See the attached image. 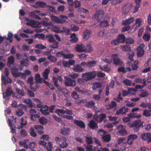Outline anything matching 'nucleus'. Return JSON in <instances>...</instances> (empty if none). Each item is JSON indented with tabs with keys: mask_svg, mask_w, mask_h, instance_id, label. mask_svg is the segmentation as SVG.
Here are the masks:
<instances>
[{
	"mask_svg": "<svg viewBox=\"0 0 151 151\" xmlns=\"http://www.w3.org/2000/svg\"><path fill=\"white\" fill-rule=\"evenodd\" d=\"M55 140L56 143L59 144L61 148H65L68 146V144L67 142L68 139L65 137H63L61 138L55 137Z\"/></svg>",
	"mask_w": 151,
	"mask_h": 151,
	"instance_id": "1",
	"label": "nucleus"
},
{
	"mask_svg": "<svg viewBox=\"0 0 151 151\" xmlns=\"http://www.w3.org/2000/svg\"><path fill=\"white\" fill-rule=\"evenodd\" d=\"M97 73L95 71H93L91 72H86L83 73L82 77L83 80L86 81H88L94 78L96 76Z\"/></svg>",
	"mask_w": 151,
	"mask_h": 151,
	"instance_id": "2",
	"label": "nucleus"
},
{
	"mask_svg": "<svg viewBox=\"0 0 151 151\" xmlns=\"http://www.w3.org/2000/svg\"><path fill=\"white\" fill-rule=\"evenodd\" d=\"M104 12L102 10H98L93 17V19L97 21L98 22H100L101 20L104 18Z\"/></svg>",
	"mask_w": 151,
	"mask_h": 151,
	"instance_id": "3",
	"label": "nucleus"
},
{
	"mask_svg": "<svg viewBox=\"0 0 151 151\" xmlns=\"http://www.w3.org/2000/svg\"><path fill=\"white\" fill-rule=\"evenodd\" d=\"M65 85L67 87H74L76 85V80L72 79L68 76L64 77Z\"/></svg>",
	"mask_w": 151,
	"mask_h": 151,
	"instance_id": "4",
	"label": "nucleus"
},
{
	"mask_svg": "<svg viewBox=\"0 0 151 151\" xmlns=\"http://www.w3.org/2000/svg\"><path fill=\"white\" fill-rule=\"evenodd\" d=\"M143 125V122L140 120L139 119L133 122L130 126V127L133 128V130L135 132H137L140 127Z\"/></svg>",
	"mask_w": 151,
	"mask_h": 151,
	"instance_id": "5",
	"label": "nucleus"
},
{
	"mask_svg": "<svg viewBox=\"0 0 151 151\" xmlns=\"http://www.w3.org/2000/svg\"><path fill=\"white\" fill-rule=\"evenodd\" d=\"M29 112L30 116V118L32 120L35 121L36 118H39L40 117L39 113L37 112L35 109H31Z\"/></svg>",
	"mask_w": 151,
	"mask_h": 151,
	"instance_id": "6",
	"label": "nucleus"
},
{
	"mask_svg": "<svg viewBox=\"0 0 151 151\" xmlns=\"http://www.w3.org/2000/svg\"><path fill=\"white\" fill-rule=\"evenodd\" d=\"M126 126L125 125H120L117 127V129L119 130L116 133L117 135L124 136L127 134V132L125 129Z\"/></svg>",
	"mask_w": 151,
	"mask_h": 151,
	"instance_id": "7",
	"label": "nucleus"
},
{
	"mask_svg": "<svg viewBox=\"0 0 151 151\" xmlns=\"http://www.w3.org/2000/svg\"><path fill=\"white\" fill-rule=\"evenodd\" d=\"M145 47V45L144 44H141L137 47V56L138 57H141L142 56L145 52L143 48Z\"/></svg>",
	"mask_w": 151,
	"mask_h": 151,
	"instance_id": "8",
	"label": "nucleus"
},
{
	"mask_svg": "<svg viewBox=\"0 0 151 151\" xmlns=\"http://www.w3.org/2000/svg\"><path fill=\"white\" fill-rule=\"evenodd\" d=\"M140 137L142 140H146L148 143L151 142V134L149 133H144L141 134Z\"/></svg>",
	"mask_w": 151,
	"mask_h": 151,
	"instance_id": "9",
	"label": "nucleus"
},
{
	"mask_svg": "<svg viewBox=\"0 0 151 151\" xmlns=\"http://www.w3.org/2000/svg\"><path fill=\"white\" fill-rule=\"evenodd\" d=\"M137 136L136 134H130L128 137L127 143L129 145H131L133 143V140L137 139Z\"/></svg>",
	"mask_w": 151,
	"mask_h": 151,
	"instance_id": "10",
	"label": "nucleus"
},
{
	"mask_svg": "<svg viewBox=\"0 0 151 151\" xmlns=\"http://www.w3.org/2000/svg\"><path fill=\"white\" fill-rule=\"evenodd\" d=\"M50 17L53 22L58 23H64L65 21V20L60 19L58 17L52 15H50Z\"/></svg>",
	"mask_w": 151,
	"mask_h": 151,
	"instance_id": "11",
	"label": "nucleus"
},
{
	"mask_svg": "<svg viewBox=\"0 0 151 151\" xmlns=\"http://www.w3.org/2000/svg\"><path fill=\"white\" fill-rule=\"evenodd\" d=\"M89 127L93 130H97L98 129L97 123L93 120H90L88 124Z\"/></svg>",
	"mask_w": 151,
	"mask_h": 151,
	"instance_id": "12",
	"label": "nucleus"
},
{
	"mask_svg": "<svg viewBox=\"0 0 151 151\" xmlns=\"http://www.w3.org/2000/svg\"><path fill=\"white\" fill-rule=\"evenodd\" d=\"M132 7L131 4H127L125 5L123 8L122 13L124 14H127L129 11Z\"/></svg>",
	"mask_w": 151,
	"mask_h": 151,
	"instance_id": "13",
	"label": "nucleus"
},
{
	"mask_svg": "<svg viewBox=\"0 0 151 151\" xmlns=\"http://www.w3.org/2000/svg\"><path fill=\"white\" fill-rule=\"evenodd\" d=\"M113 60V61L115 65H121L122 63V62L118 58L117 55L115 54L113 55L112 56Z\"/></svg>",
	"mask_w": 151,
	"mask_h": 151,
	"instance_id": "14",
	"label": "nucleus"
},
{
	"mask_svg": "<svg viewBox=\"0 0 151 151\" xmlns=\"http://www.w3.org/2000/svg\"><path fill=\"white\" fill-rule=\"evenodd\" d=\"M46 4L44 2L38 1L35 3V4L33 5V6L35 8H37L38 6H40L42 8L46 7Z\"/></svg>",
	"mask_w": 151,
	"mask_h": 151,
	"instance_id": "15",
	"label": "nucleus"
},
{
	"mask_svg": "<svg viewBox=\"0 0 151 151\" xmlns=\"http://www.w3.org/2000/svg\"><path fill=\"white\" fill-rule=\"evenodd\" d=\"M73 122L75 124L81 128H84L85 127V124L82 121L75 120L73 121Z\"/></svg>",
	"mask_w": 151,
	"mask_h": 151,
	"instance_id": "16",
	"label": "nucleus"
},
{
	"mask_svg": "<svg viewBox=\"0 0 151 151\" xmlns=\"http://www.w3.org/2000/svg\"><path fill=\"white\" fill-rule=\"evenodd\" d=\"M13 92V91L11 88L9 87L6 90V92L3 93L4 98H5L6 96H10Z\"/></svg>",
	"mask_w": 151,
	"mask_h": 151,
	"instance_id": "17",
	"label": "nucleus"
},
{
	"mask_svg": "<svg viewBox=\"0 0 151 151\" xmlns=\"http://www.w3.org/2000/svg\"><path fill=\"white\" fill-rule=\"evenodd\" d=\"M73 69L74 71L78 72H82L84 70L81 66L79 64L74 65L73 68Z\"/></svg>",
	"mask_w": 151,
	"mask_h": 151,
	"instance_id": "18",
	"label": "nucleus"
},
{
	"mask_svg": "<svg viewBox=\"0 0 151 151\" xmlns=\"http://www.w3.org/2000/svg\"><path fill=\"white\" fill-rule=\"evenodd\" d=\"M84 45L81 44L78 45L76 47L77 51L79 52H84Z\"/></svg>",
	"mask_w": 151,
	"mask_h": 151,
	"instance_id": "19",
	"label": "nucleus"
},
{
	"mask_svg": "<svg viewBox=\"0 0 151 151\" xmlns=\"http://www.w3.org/2000/svg\"><path fill=\"white\" fill-rule=\"evenodd\" d=\"M70 130L68 127H63L61 130V133L65 135H68L69 133Z\"/></svg>",
	"mask_w": 151,
	"mask_h": 151,
	"instance_id": "20",
	"label": "nucleus"
},
{
	"mask_svg": "<svg viewBox=\"0 0 151 151\" xmlns=\"http://www.w3.org/2000/svg\"><path fill=\"white\" fill-rule=\"evenodd\" d=\"M50 72V70L47 68L43 72L42 75L44 78H42V79L43 80V81L48 79V76Z\"/></svg>",
	"mask_w": 151,
	"mask_h": 151,
	"instance_id": "21",
	"label": "nucleus"
},
{
	"mask_svg": "<svg viewBox=\"0 0 151 151\" xmlns=\"http://www.w3.org/2000/svg\"><path fill=\"white\" fill-rule=\"evenodd\" d=\"M35 79L36 82L38 83H42V81H43V80L41 78L40 75L38 74H36L35 75Z\"/></svg>",
	"mask_w": 151,
	"mask_h": 151,
	"instance_id": "22",
	"label": "nucleus"
},
{
	"mask_svg": "<svg viewBox=\"0 0 151 151\" xmlns=\"http://www.w3.org/2000/svg\"><path fill=\"white\" fill-rule=\"evenodd\" d=\"M38 22L34 20L30 21L26 23V24L28 26H32V27H36Z\"/></svg>",
	"mask_w": 151,
	"mask_h": 151,
	"instance_id": "23",
	"label": "nucleus"
},
{
	"mask_svg": "<svg viewBox=\"0 0 151 151\" xmlns=\"http://www.w3.org/2000/svg\"><path fill=\"white\" fill-rule=\"evenodd\" d=\"M48 110V107L46 106H45L44 108H42L40 109V111L43 114L47 115L50 114V113L47 112Z\"/></svg>",
	"mask_w": 151,
	"mask_h": 151,
	"instance_id": "24",
	"label": "nucleus"
},
{
	"mask_svg": "<svg viewBox=\"0 0 151 151\" xmlns=\"http://www.w3.org/2000/svg\"><path fill=\"white\" fill-rule=\"evenodd\" d=\"M1 80L3 84L5 85H6L8 83L11 82V79L8 77H7V79H6L5 77L2 76Z\"/></svg>",
	"mask_w": 151,
	"mask_h": 151,
	"instance_id": "25",
	"label": "nucleus"
},
{
	"mask_svg": "<svg viewBox=\"0 0 151 151\" xmlns=\"http://www.w3.org/2000/svg\"><path fill=\"white\" fill-rule=\"evenodd\" d=\"M117 39L120 43H124L125 41V37L123 35H119Z\"/></svg>",
	"mask_w": 151,
	"mask_h": 151,
	"instance_id": "26",
	"label": "nucleus"
},
{
	"mask_svg": "<svg viewBox=\"0 0 151 151\" xmlns=\"http://www.w3.org/2000/svg\"><path fill=\"white\" fill-rule=\"evenodd\" d=\"M13 76L15 77L19 76L18 73V69L16 67H15L11 69V70Z\"/></svg>",
	"mask_w": 151,
	"mask_h": 151,
	"instance_id": "27",
	"label": "nucleus"
},
{
	"mask_svg": "<svg viewBox=\"0 0 151 151\" xmlns=\"http://www.w3.org/2000/svg\"><path fill=\"white\" fill-rule=\"evenodd\" d=\"M24 102L26 103L27 106L30 108H31L33 106V103L32 101L29 99H27L24 100Z\"/></svg>",
	"mask_w": 151,
	"mask_h": 151,
	"instance_id": "28",
	"label": "nucleus"
},
{
	"mask_svg": "<svg viewBox=\"0 0 151 151\" xmlns=\"http://www.w3.org/2000/svg\"><path fill=\"white\" fill-rule=\"evenodd\" d=\"M91 33V30L89 29H86L83 32V35L84 38L86 39H88L90 37V35Z\"/></svg>",
	"mask_w": 151,
	"mask_h": 151,
	"instance_id": "29",
	"label": "nucleus"
},
{
	"mask_svg": "<svg viewBox=\"0 0 151 151\" xmlns=\"http://www.w3.org/2000/svg\"><path fill=\"white\" fill-rule=\"evenodd\" d=\"M103 141L105 142H109L110 141L111 137L110 135L106 134L103 137H101Z\"/></svg>",
	"mask_w": 151,
	"mask_h": 151,
	"instance_id": "30",
	"label": "nucleus"
},
{
	"mask_svg": "<svg viewBox=\"0 0 151 151\" xmlns=\"http://www.w3.org/2000/svg\"><path fill=\"white\" fill-rule=\"evenodd\" d=\"M116 105V103L115 101H112L110 104L106 105V108L107 109L109 110L113 108Z\"/></svg>",
	"mask_w": 151,
	"mask_h": 151,
	"instance_id": "31",
	"label": "nucleus"
},
{
	"mask_svg": "<svg viewBox=\"0 0 151 151\" xmlns=\"http://www.w3.org/2000/svg\"><path fill=\"white\" fill-rule=\"evenodd\" d=\"M134 20L133 17L126 19L125 20L123 21L122 23L123 25H126L129 24L132 22Z\"/></svg>",
	"mask_w": 151,
	"mask_h": 151,
	"instance_id": "32",
	"label": "nucleus"
},
{
	"mask_svg": "<svg viewBox=\"0 0 151 151\" xmlns=\"http://www.w3.org/2000/svg\"><path fill=\"white\" fill-rule=\"evenodd\" d=\"M29 15L31 17L35 18L38 20L41 19V18L36 14L35 12H31L29 13Z\"/></svg>",
	"mask_w": 151,
	"mask_h": 151,
	"instance_id": "33",
	"label": "nucleus"
},
{
	"mask_svg": "<svg viewBox=\"0 0 151 151\" xmlns=\"http://www.w3.org/2000/svg\"><path fill=\"white\" fill-rule=\"evenodd\" d=\"M140 91L142 93L139 95V97L140 98H144L147 97L149 94V93L146 90H140Z\"/></svg>",
	"mask_w": 151,
	"mask_h": 151,
	"instance_id": "34",
	"label": "nucleus"
},
{
	"mask_svg": "<svg viewBox=\"0 0 151 151\" xmlns=\"http://www.w3.org/2000/svg\"><path fill=\"white\" fill-rule=\"evenodd\" d=\"M84 52H89L92 51V48L91 46L90 45H84Z\"/></svg>",
	"mask_w": 151,
	"mask_h": 151,
	"instance_id": "35",
	"label": "nucleus"
},
{
	"mask_svg": "<svg viewBox=\"0 0 151 151\" xmlns=\"http://www.w3.org/2000/svg\"><path fill=\"white\" fill-rule=\"evenodd\" d=\"M14 62V59L13 56H11L8 58L7 63L8 65L10 66L11 65L13 64Z\"/></svg>",
	"mask_w": 151,
	"mask_h": 151,
	"instance_id": "36",
	"label": "nucleus"
},
{
	"mask_svg": "<svg viewBox=\"0 0 151 151\" xmlns=\"http://www.w3.org/2000/svg\"><path fill=\"white\" fill-rule=\"evenodd\" d=\"M75 89L76 91L78 92L79 93L82 94L84 95L86 93H87V91L81 89L78 87H76L75 88Z\"/></svg>",
	"mask_w": 151,
	"mask_h": 151,
	"instance_id": "37",
	"label": "nucleus"
},
{
	"mask_svg": "<svg viewBox=\"0 0 151 151\" xmlns=\"http://www.w3.org/2000/svg\"><path fill=\"white\" fill-rule=\"evenodd\" d=\"M45 37L48 39V40L49 42L51 43L53 42L55 40L53 36L51 34H49L47 35Z\"/></svg>",
	"mask_w": 151,
	"mask_h": 151,
	"instance_id": "38",
	"label": "nucleus"
},
{
	"mask_svg": "<svg viewBox=\"0 0 151 151\" xmlns=\"http://www.w3.org/2000/svg\"><path fill=\"white\" fill-rule=\"evenodd\" d=\"M52 44L50 45V47L53 49L57 48L58 47V42L55 40L53 42H52Z\"/></svg>",
	"mask_w": 151,
	"mask_h": 151,
	"instance_id": "39",
	"label": "nucleus"
},
{
	"mask_svg": "<svg viewBox=\"0 0 151 151\" xmlns=\"http://www.w3.org/2000/svg\"><path fill=\"white\" fill-rule=\"evenodd\" d=\"M39 121L40 124L42 125L46 124L47 122V119L44 117L40 118L39 119Z\"/></svg>",
	"mask_w": 151,
	"mask_h": 151,
	"instance_id": "40",
	"label": "nucleus"
},
{
	"mask_svg": "<svg viewBox=\"0 0 151 151\" xmlns=\"http://www.w3.org/2000/svg\"><path fill=\"white\" fill-rule=\"evenodd\" d=\"M143 83L142 84L143 86H141L140 85H137L135 87V88L137 90V89H142L143 88L144 86H146V82L145 79H144L143 80Z\"/></svg>",
	"mask_w": 151,
	"mask_h": 151,
	"instance_id": "41",
	"label": "nucleus"
},
{
	"mask_svg": "<svg viewBox=\"0 0 151 151\" xmlns=\"http://www.w3.org/2000/svg\"><path fill=\"white\" fill-rule=\"evenodd\" d=\"M68 75L72 79H73L77 78L79 76V75L78 74L74 73H70Z\"/></svg>",
	"mask_w": 151,
	"mask_h": 151,
	"instance_id": "42",
	"label": "nucleus"
},
{
	"mask_svg": "<svg viewBox=\"0 0 151 151\" xmlns=\"http://www.w3.org/2000/svg\"><path fill=\"white\" fill-rule=\"evenodd\" d=\"M96 64V62L94 60L91 61H88L87 62V67L91 68L95 66Z\"/></svg>",
	"mask_w": 151,
	"mask_h": 151,
	"instance_id": "43",
	"label": "nucleus"
},
{
	"mask_svg": "<svg viewBox=\"0 0 151 151\" xmlns=\"http://www.w3.org/2000/svg\"><path fill=\"white\" fill-rule=\"evenodd\" d=\"M143 115L146 117L150 116L151 115V109L147 110L146 109L144 111Z\"/></svg>",
	"mask_w": 151,
	"mask_h": 151,
	"instance_id": "44",
	"label": "nucleus"
},
{
	"mask_svg": "<svg viewBox=\"0 0 151 151\" xmlns=\"http://www.w3.org/2000/svg\"><path fill=\"white\" fill-rule=\"evenodd\" d=\"M122 50L123 51H129L131 50L130 46L128 45H124L121 47Z\"/></svg>",
	"mask_w": 151,
	"mask_h": 151,
	"instance_id": "45",
	"label": "nucleus"
},
{
	"mask_svg": "<svg viewBox=\"0 0 151 151\" xmlns=\"http://www.w3.org/2000/svg\"><path fill=\"white\" fill-rule=\"evenodd\" d=\"M150 35L149 33H146L143 36V39L146 41H148L149 40L150 38Z\"/></svg>",
	"mask_w": 151,
	"mask_h": 151,
	"instance_id": "46",
	"label": "nucleus"
},
{
	"mask_svg": "<svg viewBox=\"0 0 151 151\" xmlns=\"http://www.w3.org/2000/svg\"><path fill=\"white\" fill-rule=\"evenodd\" d=\"M101 86L102 85L101 83L96 82L93 84L92 88L93 90H95L97 88H100Z\"/></svg>",
	"mask_w": 151,
	"mask_h": 151,
	"instance_id": "47",
	"label": "nucleus"
},
{
	"mask_svg": "<svg viewBox=\"0 0 151 151\" xmlns=\"http://www.w3.org/2000/svg\"><path fill=\"white\" fill-rule=\"evenodd\" d=\"M125 42L126 44L130 45L134 43V40L133 38L131 37H128L125 39Z\"/></svg>",
	"mask_w": 151,
	"mask_h": 151,
	"instance_id": "48",
	"label": "nucleus"
},
{
	"mask_svg": "<svg viewBox=\"0 0 151 151\" xmlns=\"http://www.w3.org/2000/svg\"><path fill=\"white\" fill-rule=\"evenodd\" d=\"M99 67L101 70H103L105 71L109 72L110 70V68L107 65L102 66L101 65H100Z\"/></svg>",
	"mask_w": 151,
	"mask_h": 151,
	"instance_id": "49",
	"label": "nucleus"
},
{
	"mask_svg": "<svg viewBox=\"0 0 151 151\" xmlns=\"http://www.w3.org/2000/svg\"><path fill=\"white\" fill-rule=\"evenodd\" d=\"M85 138L87 144H91L93 143L92 139L91 137L85 136Z\"/></svg>",
	"mask_w": 151,
	"mask_h": 151,
	"instance_id": "50",
	"label": "nucleus"
},
{
	"mask_svg": "<svg viewBox=\"0 0 151 151\" xmlns=\"http://www.w3.org/2000/svg\"><path fill=\"white\" fill-rule=\"evenodd\" d=\"M65 54L64 57L65 59H69L72 58L73 56V55L71 53H66V51H64Z\"/></svg>",
	"mask_w": 151,
	"mask_h": 151,
	"instance_id": "51",
	"label": "nucleus"
},
{
	"mask_svg": "<svg viewBox=\"0 0 151 151\" xmlns=\"http://www.w3.org/2000/svg\"><path fill=\"white\" fill-rule=\"evenodd\" d=\"M84 146L85 147L86 151H92L93 148V145L90 144H85L84 145Z\"/></svg>",
	"mask_w": 151,
	"mask_h": 151,
	"instance_id": "52",
	"label": "nucleus"
},
{
	"mask_svg": "<svg viewBox=\"0 0 151 151\" xmlns=\"http://www.w3.org/2000/svg\"><path fill=\"white\" fill-rule=\"evenodd\" d=\"M78 12H81L86 14H88L89 13V11L87 9H84L83 7L79 8L78 9Z\"/></svg>",
	"mask_w": 151,
	"mask_h": 151,
	"instance_id": "53",
	"label": "nucleus"
},
{
	"mask_svg": "<svg viewBox=\"0 0 151 151\" xmlns=\"http://www.w3.org/2000/svg\"><path fill=\"white\" fill-rule=\"evenodd\" d=\"M120 114H126V113H125V111H124V107L121 108L120 109L116 111V114L119 115Z\"/></svg>",
	"mask_w": 151,
	"mask_h": 151,
	"instance_id": "54",
	"label": "nucleus"
},
{
	"mask_svg": "<svg viewBox=\"0 0 151 151\" xmlns=\"http://www.w3.org/2000/svg\"><path fill=\"white\" fill-rule=\"evenodd\" d=\"M16 91L17 93L22 96H24V95L25 93L23 90L20 89L19 88H16Z\"/></svg>",
	"mask_w": 151,
	"mask_h": 151,
	"instance_id": "55",
	"label": "nucleus"
},
{
	"mask_svg": "<svg viewBox=\"0 0 151 151\" xmlns=\"http://www.w3.org/2000/svg\"><path fill=\"white\" fill-rule=\"evenodd\" d=\"M43 82L44 83L47 85L52 90H54V88L52 85L49 83V82L46 81L45 80H44L43 81Z\"/></svg>",
	"mask_w": 151,
	"mask_h": 151,
	"instance_id": "56",
	"label": "nucleus"
},
{
	"mask_svg": "<svg viewBox=\"0 0 151 151\" xmlns=\"http://www.w3.org/2000/svg\"><path fill=\"white\" fill-rule=\"evenodd\" d=\"M106 133V132L102 129H99L98 131V134L100 135L101 137L105 135Z\"/></svg>",
	"mask_w": 151,
	"mask_h": 151,
	"instance_id": "57",
	"label": "nucleus"
},
{
	"mask_svg": "<svg viewBox=\"0 0 151 151\" xmlns=\"http://www.w3.org/2000/svg\"><path fill=\"white\" fill-rule=\"evenodd\" d=\"M65 110L61 109H58L55 111V113L57 114L58 115H60V114H65Z\"/></svg>",
	"mask_w": 151,
	"mask_h": 151,
	"instance_id": "58",
	"label": "nucleus"
},
{
	"mask_svg": "<svg viewBox=\"0 0 151 151\" xmlns=\"http://www.w3.org/2000/svg\"><path fill=\"white\" fill-rule=\"evenodd\" d=\"M29 133L33 137H36L37 135L36 133L35 132L34 129L32 128H30Z\"/></svg>",
	"mask_w": 151,
	"mask_h": 151,
	"instance_id": "59",
	"label": "nucleus"
},
{
	"mask_svg": "<svg viewBox=\"0 0 151 151\" xmlns=\"http://www.w3.org/2000/svg\"><path fill=\"white\" fill-rule=\"evenodd\" d=\"M47 58L50 61L53 62H56L57 59L55 57L52 55H50L47 57Z\"/></svg>",
	"mask_w": 151,
	"mask_h": 151,
	"instance_id": "60",
	"label": "nucleus"
},
{
	"mask_svg": "<svg viewBox=\"0 0 151 151\" xmlns=\"http://www.w3.org/2000/svg\"><path fill=\"white\" fill-rule=\"evenodd\" d=\"M72 97L75 99H77L79 98V95L76 91H73L71 94Z\"/></svg>",
	"mask_w": 151,
	"mask_h": 151,
	"instance_id": "61",
	"label": "nucleus"
},
{
	"mask_svg": "<svg viewBox=\"0 0 151 151\" xmlns=\"http://www.w3.org/2000/svg\"><path fill=\"white\" fill-rule=\"evenodd\" d=\"M108 25V22L106 21H104L101 22L99 26L101 27H104L107 26Z\"/></svg>",
	"mask_w": 151,
	"mask_h": 151,
	"instance_id": "62",
	"label": "nucleus"
},
{
	"mask_svg": "<svg viewBox=\"0 0 151 151\" xmlns=\"http://www.w3.org/2000/svg\"><path fill=\"white\" fill-rule=\"evenodd\" d=\"M33 77L32 76H31L28 79L27 82L28 83H29L30 85H33Z\"/></svg>",
	"mask_w": 151,
	"mask_h": 151,
	"instance_id": "63",
	"label": "nucleus"
},
{
	"mask_svg": "<svg viewBox=\"0 0 151 151\" xmlns=\"http://www.w3.org/2000/svg\"><path fill=\"white\" fill-rule=\"evenodd\" d=\"M20 135L22 137H26L27 135V133L24 129H22L20 132Z\"/></svg>",
	"mask_w": 151,
	"mask_h": 151,
	"instance_id": "64",
	"label": "nucleus"
}]
</instances>
